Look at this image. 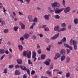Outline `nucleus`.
Listing matches in <instances>:
<instances>
[{"label":"nucleus","mask_w":78,"mask_h":78,"mask_svg":"<svg viewBox=\"0 0 78 78\" xmlns=\"http://www.w3.org/2000/svg\"><path fill=\"white\" fill-rule=\"evenodd\" d=\"M68 27V28L70 30L71 29V28H72V26L70 25H69Z\"/></svg>","instance_id":"51"},{"label":"nucleus","mask_w":78,"mask_h":78,"mask_svg":"<svg viewBox=\"0 0 78 78\" xmlns=\"http://www.w3.org/2000/svg\"><path fill=\"white\" fill-rule=\"evenodd\" d=\"M18 47L20 51H21L23 50V46H22V45L20 44H19L18 45Z\"/></svg>","instance_id":"21"},{"label":"nucleus","mask_w":78,"mask_h":78,"mask_svg":"<svg viewBox=\"0 0 78 78\" xmlns=\"http://www.w3.org/2000/svg\"><path fill=\"white\" fill-rule=\"evenodd\" d=\"M62 71H60L57 72V73L58 75V74L61 75V74H62Z\"/></svg>","instance_id":"57"},{"label":"nucleus","mask_w":78,"mask_h":78,"mask_svg":"<svg viewBox=\"0 0 78 78\" xmlns=\"http://www.w3.org/2000/svg\"><path fill=\"white\" fill-rule=\"evenodd\" d=\"M55 55L56 56H57L58 58H60L61 57V55L59 53H57Z\"/></svg>","instance_id":"27"},{"label":"nucleus","mask_w":78,"mask_h":78,"mask_svg":"<svg viewBox=\"0 0 78 78\" xmlns=\"http://www.w3.org/2000/svg\"><path fill=\"white\" fill-rule=\"evenodd\" d=\"M32 39L36 40V37L35 35H33L32 37Z\"/></svg>","instance_id":"38"},{"label":"nucleus","mask_w":78,"mask_h":78,"mask_svg":"<svg viewBox=\"0 0 78 78\" xmlns=\"http://www.w3.org/2000/svg\"><path fill=\"white\" fill-rule=\"evenodd\" d=\"M70 73H66V77H69L70 76Z\"/></svg>","instance_id":"40"},{"label":"nucleus","mask_w":78,"mask_h":78,"mask_svg":"<svg viewBox=\"0 0 78 78\" xmlns=\"http://www.w3.org/2000/svg\"><path fill=\"white\" fill-rule=\"evenodd\" d=\"M9 68L10 69H13L14 67V65H10L9 66Z\"/></svg>","instance_id":"37"},{"label":"nucleus","mask_w":78,"mask_h":78,"mask_svg":"<svg viewBox=\"0 0 78 78\" xmlns=\"http://www.w3.org/2000/svg\"><path fill=\"white\" fill-rule=\"evenodd\" d=\"M18 28H19V27H15L13 28V29L15 31H17V30H18Z\"/></svg>","instance_id":"32"},{"label":"nucleus","mask_w":78,"mask_h":78,"mask_svg":"<svg viewBox=\"0 0 78 78\" xmlns=\"http://www.w3.org/2000/svg\"><path fill=\"white\" fill-rule=\"evenodd\" d=\"M66 30V27H63L60 29V31H65Z\"/></svg>","instance_id":"31"},{"label":"nucleus","mask_w":78,"mask_h":78,"mask_svg":"<svg viewBox=\"0 0 78 78\" xmlns=\"http://www.w3.org/2000/svg\"><path fill=\"white\" fill-rule=\"evenodd\" d=\"M20 25L21 29L23 30L25 29V25L22 22H20L19 23Z\"/></svg>","instance_id":"5"},{"label":"nucleus","mask_w":78,"mask_h":78,"mask_svg":"<svg viewBox=\"0 0 78 78\" xmlns=\"http://www.w3.org/2000/svg\"><path fill=\"white\" fill-rule=\"evenodd\" d=\"M28 64H32V62H31V61L30 60H28Z\"/></svg>","instance_id":"50"},{"label":"nucleus","mask_w":78,"mask_h":78,"mask_svg":"<svg viewBox=\"0 0 78 78\" xmlns=\"http://www.w3.org/2000/svg\"><path fill=\"white\" fill-rule=\"evenodd\" d=\"M5 25V22L3 20L1 22L2 26H4Z\"/></svg>","instance_id":"34"},{"label":"nucleus","mask_w":78,"mask_h":78,"mask_svg":"<svg viewBox=\"0 0 78 78\" xmlns=\"http://www.w3.org/2000/svg\"><path fill=\"white\" fill-rule=\"evenodd\" d=\"M17 2H19L20 1L21 3H23V0H17Z\"/></svg>","instance_id":"53"},{"label":"nucleus","mask_w":78,"mask_h":78,"mask_svg":"<svg viewBox=\"0 0 78 78\" xmlns=\"http://www.w3.org/2000/svg\"><path fill=\"white\" fill-rule=\"evenodd\" d=\"M70 52V51L69 49L67 50V54H69V53Z\"/></svg>","instance_id":"56"},{"label":"nucleus","mask_w":78,"mask_h":78,"mask_svg":"<svg viewBox=\"0 0 78 78\" xmlns=\"http://www.w3.org/2000/svg\"><path fill=\"white\" fill-rule=\"evenodd\" d=\"M51 6L52 8H55V7H59L60 5L59 4L56 2H54L51 4Z\"/></svg>","instance_id":"2"},{"label":"nucleus","mask_w":78,"mask_h":78,"mask_svg":"<svg viewBox=\"0 0 78 78\" xmlns=\"http://www.w3.org/2000/svg\"><path fill=\"white\" fill-rule=\"evenodd\" d=\"M33 22L34 23H37V17H35L33 20Z\"/></svg>","instance_id":"26"},{"label":"nucleus","mask_w":78,"mask_h":78,"mask_svg":"<svg viewBox=\"0 0 78 78\" xmlns=\"http://www.w3.org/2000/svg\"><path fill=\"white\" fill-rule=\"evenodd\" d=\"M5 53L6 55H8L9 54V51L8 50H6L5 51Z\"/></svg>","instance_id":"48"},{"label":"nucleus","mask_w":78,"mask_h":78,"mask_svg":"<svg viewBox=\"0 0 78 78\" xmlns=\"http://www.w3.org/2000/svg\"><path fill=\"white\" fill-rule=\"evenodd\" d=\"M44 17L45 20H48L49 19V17H50V15H45Z\"/></svg>","instance_id":"14"},{"label":"nucleus","mask_w":78,"mask_h":78,"mask_svg":"<svg viewBox=\"0 0 78 78\" xmlns=\"http://www.w3.org/2000/svg\"><path fill=\"white\" fill-rule=\"evenodd\" d=\"M28 52V51H24L23 52V56H26L27 54V52Z\"/></svg>","instance_id":"29"},{"label":"nucleus","mask_w":78,"mask_h":78,"mask_svg":"<svg viewBox=\"0 0 78 78\" xmlns=\"http://www.w3.org/2000/svg\"><path fill=\"white\" fill-rule=\"evenodd\" d=\"M45 58V55H41V59H44Z\"/></svg>","instance_id":"28"},{"label":"nucleus","mask_w":78,"mask_h":78,"mask_svg":"<svg viewBox=\"0 0 78 78\" xmlns=\"http://www.w3.org/2000/svg\"><path fill=\"white\" fill-rule=\"evenodd\" d=\"M66 25L65 23H63L61 24L62 27H66Z\"/></svg>","instance_id":"35"},{"label":"nucleus","mask_w":78,"mask_h":78,"mask_svg":"<svg viewBox=\"0 0 78 78\" xmlns=\"http://www.w3.org/2000/svg\"><path fill=\"white\" fill-rule=\"evenodd\" d=\"M55 17L56 19H59V18H60V16H59V15H57L55 16Z\"/></svg>","instance_id":"43"},{"label":"nucleus","mask_w":78,"mask_h":78,"mask_svg":"<svg viewBox=\"0 0 78 78\" xmlns=\"http://www.w3.org/2000/svg\"><path fill=\"white\" fill-rule=\"evenodd\" d=\"M24 66H24L20 65L19 66V65H17L15 66V67L16 69H19V68H20L22 70H23Z\"/></svg>","instance_id":"6"},{"label":"nucleus","mask_w":78,"mask_h":78,"mask_svg":"<svg viewBox=\"0 0 78 78\" xmlns=\"http://www.w3.org/2000/svg\"><path fill=\"white\" fill-rule=\"evenodd\" d=\"M70 11V8L69 7H67L64 10V12L65 13H67V12H69Z\"/></svg>","instance_id":"8"},{"label":"nucleus","mask_w":78,"mask_h":78,"mask_svg":"<svg viewBox=\"0 0 78 78\" xmlns=\"http://www.w3.org/2000/svg\"><path fill=\"white\" fill-rule=\"evenodd\" d=\"M59 33H58L55 34L53 37H51V40H55V39H57V38L59 37Z\"/></svg>","instance_id":"4"},{"label":"nucleus","mask_w":78,"mask_h":78,"mask_svg":"<svg viewBox=\"0 0 78 78\" xmlns=\"http://www.w3.org/2000/svg\"><path fill=\"white\" fill-rule=\"evenodd\" d=\"M20 39L21 41H23L24 40V38L23 37H21Z\"/></svg>","instance_id":"63"},{"label":"nucleus","mask_w":78,"mask_h":78,"mask_svg":"<svg viewBox=\"0 0 78 78\" xmlns=\"http://www.w3.org/2000/svg\"><path fill=\"white\" fill-rule=\"evenodd\" d=\"M59 71V70L56 69H54L53 70V72H58Z\"/></svg>","instance_id":"64"},{"label":"nucleus","mask_w":78,"mask_h":78,"mask_svg":"<svg viewBox=\"0 0 78 78\" xmlns=\"http://www.w3.org/2000/svg\"><path fill=\"white\" fill-rule=\"evenodd\" d=\"M23 70H26L27 71V73H28V75H30V70H29V69L27 68L25 66H24Z\"/></svg>","instance_id":"9"},{"label":"nucleus","mask_w":78,"mask_h":78,"mask_svg":"<svg viewBox=\"0 0 78 78\" xmlns=\"http://www.w3.org/2000/svg\"><path fill=\"white\" fill-rule=\"evenodd\" d=\"M67 41V40L66 39V37H64L61 40V42H66Z\"/></svg>","instance_id":"24"},{"label":"nucleus","mask_w":78,"mask_h":78,"mask_svg":"<svg viewBox=\"0 0 78 78\" xmlns=\"http://www.w3.org/2000/svg\"><path fill=\"white\" fill-rule=\"evenodd\" d=\"M37 51L38 52V54H41V52H42V50L41 49H40L38 50Z\"/></svg>","instance_id":"41"},{"label":"nucleus","mask_w":78,"mask_h":78,"mask_svg":"<svg viewBox=\"0 0 78 78\" xmlns=\"http://www.w3.org/2000/svg\"><path fill=\"white\" fill-rule=\"evenodd\" d=\"M47 60L48 61H45L44 62V64H45L46 66H49V65H50V62L51 60L49 58H48Z\"/></svg>","instance_id":"11"},{"label":"nucleus","mask_w":78,"mask_h":78,"mask_svg":"<svg viewBox=\"0 0 78 78\" xmlns=\"http://www.w3.org/2000/svg\"><path fill=\"white\" fill-rule=\"evenodd\" d=\"M2 9H3V12L4 13V14H5V12L6 11V9H5V7H3V8Z\"/></svg>","instance_id":"44"},{"label":"nucleus","mask_w":78,"mask_h":78,"mask_svg":"<svg viewBox=\"0 0 78 78\" xmlns=\"http://www.w3.org/2000/svg\"><path fill=\"white\" fill-rule=\"evenodd\" d=\"M64 8L61 9H59V8H56L55 9V13L56 14H59L61 13L64 9Z\"/></svg>","instance_id":"1"},{"label":"nucleus","mask_w":78,"mask_h":78,"mask_svg":"<svg viewBox=\"0 0 78 78\" xmlns=\"http://www.w3.org/2000/svg\"><path fill=\"white\" fill-rule=\"evenodd\" d=\"M44 31H49V28L48 27L44 28Z\"/></svg>","instance_id":"39"},{"label":"nucleus","mask_w":78,"mask_h":78,"mask_svg":"<svg viewBox=\"0 0 78 78\" xmlns=\"http://www.w3.org/2000/svg\"><path fill=\"white\" fill-rule=\"evenodd\" d=\"M37 48H41V47L40 46V45H39V44H37Z\"/></svg>","instance_id":"52"},{"label":"nucleus","mask_w":78,"mask_h":78,"mask_svg":"<svg viewBox=\"0 0 78 78\" xmlns=\"http://www.w3.org/2000/svg\"><path fill=\"white\" fill-rule=\"evenodd\" d=\"M66 56L64 55L62 56L60 58L61 61H64L66 59Z\"/></svg>","instance_id":"17"},{"label":"nucleus","mask_w":78,"mask_h":78,"mask_svg":"<svg viewBox=\"0 0 78 78\" xmlns=\"http://www.w3.org/2000/svg\"><path fill=\"white\" fill-rule=\"evenodd\" d=\"M60 53L61 55H66V51L64 49H62L60 51Z\"/></svg>","instance_id":"16"},{"label":"nucleus","mask_w":78,"mask_h":78,"mask_svg":"<svg viewBox=\"0 0 78 78\" xmlns=\"http://www.w3.org/2000/svg\"><path fill=\"white\" fill-rule=\"evenodd\" d=\"M30 0H26V2L28 4L30 3Z\"/></svg>","instance_id":"55"},{"label":"nucleus","mask_w":78,"mask_h":78,"mask_svg":"<svg viewBox=\"0 0 78 78\" xmlns=\"http://www.w3.org/2000/svg\"><path fill=\"white\" fill-rule=\"evenodd\" d=\"M23 37L25 39H28L29 38V37H30V34H25L23 35Z\"/></svg>","instance_id":"12"},{"label":"nucleus","mask_w":78,"mask_h":78,"mask_svg":"<svg viewBox=\"0 0 78 78\" xmlns=\"http://www.w3.org/2000/svg\"><path fill=\"white\" fill-rule=\"evenodd\" d=\"M20 74V73L19 72V71L17 70H16L15 71V75H19Z\"/></svg>","instance_id":"18"},{"label":"nucleus","mask_w":78,"mask_h":78,"mask_svg":"<svg viewBox=\"0 0 78 78\" xmlns=\"http://www.w3.org/2000/svg\"><path fill=\"white\" fill-rule=\"evenodd\" d=\"M9 31V30H8V29H5L3 30V32L4 33H8Z\"/></svg>","instance_id":"30"},{"label":"nucleus","mask_w":78,"mask_h":78,"mask_svg":"<svg viewBox=\"0 0 78 78\" xmlns=\"http://www.w3.org/2000/svg\"><path fill=\"white\" fill-rule=\"evenodd\" d=\"M39 36L40 37H43V35L42 34H40Z\"/></svg>","instance_id":"60"},{"label":"nucleus","mask_w":78,"mask_h":78,"mask_svg":"<svg viewBox=\"0 0 78 78\" xmlns=\"http://www.w3.org/2000/svg\"><path fill=\"white\" fill-rule=\"evenodd\" d=\"M64 45L65 47L68 48H69L70 50H72V46H70L68 44H64Z\"/></svg>","instance_id":"10"},{"label":"nucleus","mask_w":78,"mask_h":78,"mask_svg":"<svg viewBox=\"0 0 78 78\" xmlns=\"http://www.w3.org/2000/svg\"><path fill=\"white\" fill-rule=\"evenodd\" d=\"M7 44L9 46L11 45V42L10 41H8Z\"/></svg>","instance_id":"58"},{"label":"nucleus","mask_w":78,"mask_h":78,"mask_svg":"<svg viewBox=\"0 0 78 78\" xmlns=\"http://www.w3.org/2000/svg\"><path fill=\"white\" fill-rule=\"evenodd\" d=\"M46 41L47 42H50V40L48 39H46Z\"/></svg>","instance_id":"62"},{"label":"nucleus","mask_w":78,"mask_h":78,"mask_svg":"<svg viewBox=\"0 0 78 78\" xmlns=\"http://www.w3.org/2000/svg\"><path fill=\"white\" fill-rule=\"evenodd\" d=\"M28 19L29 22H33V17L32 15H30L28 16Z\"/></svg>","instance_id":"13"},{"label":"nucleus","mask_w":78,"mask_h":78,"mask_svg":"<svg viewBox=\"0 0 78 78\" xmlns=\"http://www.w3.org/2000/svg\"><path fill=\"white\" fill-rule=\"evenodd\" d=\"M70 58L69 57H67L66 58V63H68L70 62Z\"/></svg>","instance_id":"25"},{"label":"nucleus","mask_w":78,"mask_h":78,"mask_svg":"<svg viewBox=\"0 0 78 78\" xmlns=\"http://www.w3.org/2000/svg\"><path fill=\"white\" fill-rule=\"evenodd\" d=\"M70 44L71 45H76L77 44L76 41L74 40L73 39H71L70 41Z\"/></svg>","instance_id":"3"},{"label":"nucleus","mask_w":78,"mask_h":78,"mask_svg":"<svg viewBox=\"0 0 78 78\" xmlns=\"http://www.w3.org/2000/svg\"><path fill=\"white\" fill-rule=\"evenodd\" d=\"M31 52L30 51L29 53L27 54V57L28 58H31Z\"/></svg>","instance_id":"22"},{"label":"nucleus","mask_w":78,"mask_h":78,"mask_svg":"<svg viewBox=\"0 0 78 78\" xmlns=\"http://www.w3.org/2000/svg\"><path fill=\"white\" fill-rule=\"evenodd\" d=\"M18 14H19V15H23V14L22 13V12H19Z\"/></svg>","instance_id":"59"},{"label":"nucleus","mask_w":78,"mask_h":78,"mask_svg":"<svg viewBox=\"0 0 78 78\" xmlns=\"http://www.w3.org/2000/svg\"><path fill=\"white\" fill-rule=\"evenodd\" d=\"M60 28H59V25H58L57 26H55L54 29V30L55 31H58V32H60V30H59Z\"/></svg>","instance_id":"7"},{"label":"nucleus","mask_w":78,"mask_h":78,"mask_svg":"<svg viewBox=\"0 0 78 78\" xmlns=\"http://www.w3.org/2000/svg\"><path fill=\"white\" fill-rule=\"evenodd\" d=\"M46 73L47 74H48V75H51V72L49 70L46 71Z\"/></svg>","instance_id":"33"},{"label":"nucleus","mask_w":78,"mask_h":78,"mask_svg":"<svg viewBox=\"0 0 78 78\" xmlns=\"http://www.w3.org/2000/svg\"><path fill=\"white\" fill-rule=\"evenodd\" d=\"M63 42H62V41H59L58 42V44H59V45H61V44H62Z\"/></svg>","instance_id":"61"},{"label":"nucleus","mask_w":78,"mask_h":78,"mask_svg":"<svg viewBox=\"0 0 78 78\" xmlns=\"http://www.w3.org/2000/svg\"><path fill=\"white\" fill-rule=\"evenodd\" d=\"M53 68V66L51 65L49 67V69L50 70H51V69H52Z\"/></svg>","instance_id":"46"},{"label":"nucleus","mask_w":78,"mask_h":78,"mask_svg":"<svg viewBox=\"0 0 78 78\" xmlns=\"http://www.w3.org/2000/svg\"><path fill=\"white\" fill-rule=\"evenodd\" d=\"M74 23L75 25H77L78 23V19L77 18H75L74 20Z\"/></svg>","instance_id":"23"},{"label":"nucleus","mask_w":78,"mask_h":78,"mask_svg":"<svg viewBox=\"0 0 78 78\" xmlns=\"http://www.w3.org/2000/svg\"><path fill=\"white\" fill-rule=\"evenodd\" d=\"M16 61L18 64H22V60L20 59H17Z\"/></svg>","instance_id":"19"},{"label":"nucleus","mask_w":78,"mask_h":78,"mask_svg":"<svg viewBox=\"0 0 78 78\" xmlns=\"http://www.w3.org/2000/svg\"><path fill=\"white\" fill-rule=\"evenodd\" d=\"M73 47L74 50H76L77 49V46L76 45H74Z\"/></svg>","instance_id":"47"},{"label":"nucleus","mask_w":78,"mask_h":78,"mask_svg":"<svg viewBox=\"0 0 78 78\" xmlns=\"http://www.w3.org/2000/svg\"><path fill=\"white\" fill-rule=\"evenodd\" d=\"M62 3L63 5L65 6V4H66V1H65V0H63Z\"/></svg>","instance_id":"45"},{"label":"nucleus","mask_w":78,"mask_h":78,"mask_svg":"<svg viewBox=\"0 0 78 78\" xmlns=\"http://www.w3.org/2000/svg\"><path fill=\"white\" fill-rule=\"evenodd\" d=\"M3 73H7L8 72H7V69L6 68H5L4 70V72H3Z\"/></svg>","instance_id":"36"},{"label":"nucleus","mask_w":78,"mask_h":78,"mask_svg":"<svg viewBox=\"0 0 78 78\" xmlns=\"http://www.w3.org/2000/svg\"><path fill=\"white\" fill-rule=\"evenodd\" d=\"M23 78H27V75L24 74L23 75Z\"/></svg>","instance_id":"54"},{"label":"nucleus","mask_w":78,"mask_h":78,"mask_svg":"<svg viewBox=\"0 0 78 78\" xmlns=\"http://www.w3.org/2000/svg\"><path fill=\"white\" fill-rule=\"evenodd\" d=\"M5 54H4L1 58L0 59L1 60H2L4 58H5Z\"/></svg>","instance_id":"42"},{"label":"nucleus","mask_w":78,"mask_h":78,"mask_svg":"<svg viewBox=\"0 0 78 78\" xmlns=\"http://www.w3.org/2000/svg\"><path fill=\"white\" fill-rule=\"evenodd\" d=\"M35 73V71L34 70H32L31 72V75H33Z\"/></svg>","instance_id":"49"},{"label":"nucleus","mask_w":78,"mask_h":78,"mask_svg":"<svg viewBox=\"0 0 78 78\" xmlns=\"http://www.w3.org/2000/svg\"><path fill=\"white\" fill-rule=\"evenodd\" d=\"M36 52L35 51H33L32 52V58H34L36 56Z\"/></svg>","instance_id":"15"},{"label":"nucleus","mask_w":78,"mask_h":78,"mask_svg":"<svg viewBox=\"0 0 78 78\" xmlns=\"http://www.w3.org/2000/svg\"><path fill=\"white\" fill-rule=\"evenodd\" d=\"M5 53V50L4 49H0V54H4Z\"/></svg>","instance_id":"20"}]
</instances>
